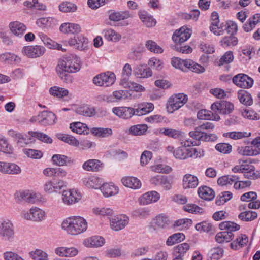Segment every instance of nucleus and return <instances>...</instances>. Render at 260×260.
I'll use <instances>...</instances> for the list:
<instances>
[{
    "label": "nucleus",
    "instance_id": "1",
    "mask_svg": "<svg viewBox=\"0 0 260 260\" xmlns=\"http://www.w3.org/2000/svg\"><path fill=\"white\" fill-rule=\"evenodd\" d=\"M81 68L80 58L75 55H71L58 61L56 71L62 80L67 83H71L73 82V78L69 73L78 72Z\"/></svg>",
    "mask_w": 260,
    "mask_h": 260
},
{
    "label": "nucleus",
    "instance_id": "2",
    "mask_svg": "<svg viewBox=\"0 0 260 260\" xmlns=\"http://www.w3.org/2000/svg\"><path fill=\"white\" fill-rule=\"evenodd\" d=\"M61 228L68 234L77 235L86 231L87 222L82 217L71 216L62 221Z\"/></svg>",
    "mask_w": 260,
    "mask_h": 260
},
{
    "label": "nucleus",
    "instance_id": "3",
    "mask_svg": "<svg viewBox=\"0 0 260 260\" xmlns=\"http://www.w3.org/2000/svg\"><path fill=\"white\" fill-rule=\"evenodd\" d=\"M214 125L211 122H205L196 127L194 131L190 132L189 135L191 138L203 141H214L216 139L214 134H209L206 131L210 132L214 129Z\"/></svg>",
    "mask_w": 260,
    "mask_h": 260
},
{
    "label": "nucleus",
    "instance_id": "4",
    "mask_svg": "<svg viewBox=\"0 0 260 260\" xmlns=\"http://www.w3.org/2000/svg\"><path fill=\"white\" fill-rule=\"evenodd\" d=\"M188 101L186 94L182 93L172 95L168 100L167 109L168 112L172 113L182 107Z\"/></svg>",
    "mask_w": 260,
    "mask_h": 260
},
{
    "label": "nucleus",
    "instance_id": "5",
    "mask_svg": "<svg viewBox=\"0 0 260 260\" xmlns=\"http://www.w3.org/2000/svg\"><path fill=\"white\" fill-rule=\"evenodd\" d=\"M21 216L25 220L39 222L45 219L46 213L39 208L32 207L28 210L22 211Z\"/></svg>",
    "mask_w": 260,
    "mask_h": 260
},
{
    "label": "nucleus",
    "instance_id": "6",
    "mask_svg": "<svg viewBox=\"0 0 260 260\" xmlns=\"http://www.w3.org/2000/svg\"><path fill=\"white\" fill-rule=\"evenodd\" d=\"M115 80L116 76L113 73L107 72L95 76L93 82L96 86L108 87L113 84Z\"/></svg>",
    "mask_w": 260,
    "mask_h": 260
},
{
    "label": "nucleus",
    "instance_id": "7",
    "mask_svg": "<svg viewBox=\"0 0 260 260\" xmlns=\"http://www.w3.org/2000/svg\"><path fill=\"white\" fill-rule=\"evenodd\" d=\"M14 236L12 223L9 220H4L0 223V237L5 240L10 241Z\"/></svg>",
    "mask_w": 260,
    "mask_h": 260
},
{
    "label": "nucleus",
    "instance_id": "8",
    "mask_svg": "<svg viewBox=\"0 0 260 260\" xmlns=\"http://www.w3.org/2000/svg\"><path fill=\"white\" fill-rule=\"evenodd\" d=\"M234 105L227 101L216 102L211 106V110L215 112L222 114H228L234 110Z\"/></svg>",
    "mask_w": 260,
    "mask_h": 260
},
{
    "label": "nucleus",
    "instance_id": "9",
    "mask_svg": "<svg viewBox=\"0 0 260 260\" xmlns=\"http://www.w3.org/2000/svg\"><path fill=\"white\" fill-rule=\"evenodd\" d=\"M46 51L45 48L40 45L27 46L23 48L22 52L27 57L36 58L42 56Z\"/></svg>",
    "mask_w": 260,
    "mask_h": 260
},
{
    "label": "nucleus",
    "instance_id": "10",
    "mask_svg": "<svg viewBox=\"0 0 260 260\" xmlns=\"http://www.w3.org/2000/svg\"><path fill=\"white\" fill-rule=\"evenodd\" d=\"M191 30L186 26H182L176 30L172 36V40L176 44H182L187 41L191 36Z\"/></svg>",
    "mask_w": 260,
    "mask_h": 260
},
{
    "label": "nucleus",
    "instance_id": "11",
    "mask_svg": "<svg viewBox=\"0 0 260 260\" xmlns=\"http://www.w3.org/2000/svg\"><path fill=\"white\" fill-rule=\"evenodd\" d=\"M233 83L238 87L242 88H249L253 84V80L244 74H239L233 78Z\"/></svg>",
    "mask_w": 260,
    "mask_h": 260
},
{
    "label": "nucleus",
    "instance_id": "12",
    "mask_svg": "<svg viewBox=\"0 0 260 260\" xmlns=\"http://www.w3.org/2000/svg\"><path fill=\"white\" fill-rule=\"evenodd\" d=\"M8 135L13 137L18 145L21 147H24L26 145L33 142L35 140L33 137L29 135H24L22 133L17 132L14 130H10L8 131Z\"/></svg>",
    "mask_w": 260,
    "mask_h": 260
},
{
    "label": "nucleus",
    "instance_id": "13",
    "mask_svg": "<svg viewBox=\"0 0 260 260\" xmlns=\"http://www.w3.org/2000/svg\"><path fill=\"white\" fill-rule=\"evenodd\" d=\"M81 199V194L74 189L63 190L62 193V202L68 205L75 204L80 200Z\"/></svg>",
    "mask_w": 260,
    "mask_h": 260
},
{
    "label": "nucleus",
    "instance_id": "14",
    "mask_svg": "<svg viewBox=\"0 0 260 260\" xmlns=\"http://www.w3.org/2000/svg\"><path fill=\"white\" fill-rule=\"evenodd\" d=\"M37 118L39 123L44 126L54 124L56 119L55 114L48 111H43L40 112Z\"/></svg>",
    "mask_w": 260,
    "mask_h": 260
},
{
    "label": "nucleus",
    "instance_id": "15",
    "mask_svg": "<svg viewBox=\"0 0 260 260\" xmlns=\"http://www.w3.org/2000/svg\"><path fill=\"white\" fill-rule=\"evenodd\" d=\"M225 30L230 35L234 36L237 32L238 26L233 21H228L225 23H222L220 24V27L217 31L215 32V35L217 36L223 35Z\"/></svg>",
    "mask_w": 260,
    "mask_h": 260
},
{
    "label": "nucleus",
    "instance_id": "16",
    "mask_svg": "<svg viewBox=\"0 0 260 260\" xmlns=\"http://www.w3.org/2000/svg\"><path fill=\"white\" fill-rule=\"evenodd\" d=\"M21 172L17 165L9 162L0 161V172L5 174L17 175Z\"/></svg>",
    "mask_w": 260,
    "mask_h": 260
},
{
    "label": "nucleus",
    "instance_id": "17",
    "mask_svg": "<svg viewBox=\"0 0 260 260\" xmlns=\"http://www.w3.org/2000/svg\"><path fill=\"white\" fill-rule=\"evenodd\" d=\"M70 46H74L79 50H84L88 47V39L82 35H76L69 41Z\"/></svg>",
    "mask_w": 260,
    "mask_h": 260
},
{
    "label": "nucleus",
    "instance_id": "18",
    "mask_svg": "<svg viewBox=\"0 0 260 260\" xmlns=\"http://www.w3.org/2000/svg\"><path fill=\"white\" fill-rule=\"evenodd\" d=\"M129 222V218L124 215L114 216L110 220V226L113 230L118 231L123 229Z\"/></svg>",
    "mask_w": 260,
    "mask_h": 260
},
{
    "label": "nucleus",
    "instance_id": "19",
    "mask_svg": "<svg viewBox=\"0 0 260 260\" xmlns=\"http://www.w3.org/2000/svg\"><path fill=\"white\" fill-rule=\"evenodd\" d=\"M249 242L248 237L243 234L238 235L235 240H233L230 244V248L234 250H239L247 245Z\"/></svg>",
    "mask_w": 260,
    "mask_h": 260
},
{
    "label": "nucleus",
    "instance_id": "20",
    "mask_svg": "<svg viewBox=\"0 0 260 260\" xmlns=\"http://www.w3.org/2000/svg\"><path fill=\"white\" fill-rule=\"evenodd\" d=\"M82 169L88 172H98L103 168V163L100 160L90 159L85 161L82 166Z\"/></svg>",
    "mask_w": 260,
    "mask_h": 260
},
{
    "label": "nucleus",
    "instance_id": "21",
    "mask_svg": "<svg viewBox=\"0 0 260 260\" xmlns=\"http://www.w3.org/2000/svg\"><path fill=\"white\" fill-rule=\"evenodd\" d=\"M160 199L159 194L156 191H151L143 194L139 198L141 205H145L157 202Z\"/></svg>",
    "mask_w": 260,
    "mask_h": 260
},
{
    "label": "nucleus",
    "instance_id": "22",
    "mask_svg": "<svg viewBox=\"0 0 260 260\" xmlns=\"http://www.w3.org/2000/svg\"><path fill=\"white\" fill-rule=\"evenodd\" d=\"M112 112L123 119H128L135 115L134 108L129 107H118L112 109Z\"/></svg>",
    "mask_w": 260,
    "mask_h": 260
},
{
    "label": "nucleus",
    "instance_id": "23",
    "mask_svg": "<svg viewBox=\"0 0 260 260\" xmlns=\"http://www.w3.org/2000/svg\"><path fill=\"white\" fill-rule=\"evenodd\" d=\"M196 150L192 148L187 149L184 147H179L173 151L174 156L178 159H185L192 157V154H194Z\"/></svg>",
    "mask_w": 260,
    "mask_h": 260
},
{
    "label": "nucleus",
    "instance_id": "24",
    "mask_svg": "<svg viewBox=\"0 0 260 260\" xmlns=\"http://www.w3.org/2000/svg\"><path fill=\"white\" fill-rule=\"evenodd\" d=\"M17 196L19 201L30 204H34L39 200L37 194L29 190L19 191Z\"/></svg>",
    "mask_w": 260,
    "mask_h": 260
},
{
    "label": "nucleus",
    "instance_id": "25",
    "mask_svg": "<svg viewBox=\"0 0 260 260\" xmlns=\"http://www.w3.org/2000/svg\"><path fill=\"white\" fill-rule=\"evenodd\" d=\"M131 17L132 15L128 11H116L112 10L109 12V19L114 22L127 19Z\"/></svg>",
    "mask_w": 260,
    "mask_h": 260
},
{
    "label": "nucleus",
    "instance_id": "26",
    "mask_svg": "<svg viewBox=\"0 0 260 260\" xmlns=\"http://www.w3.org/2000/svg\"><path fill=\"white\" fill-rule=\"evenodd\" d=\"M121 181L125 186L133 189H138L141 187L140 180L136 177L126 176L122 178Z\"/></svg>",
    "mask_w": 260,
    "mask_h": 260
},
{
    "label": "nucleus",
    "instance_id": "27",
    "mask_svg": "<svg viewBox=\"0 0 260 260\" xmlns=\"http://www.w3.org/2000/svg\"><path fill=\"white\" fill-rule=\"evenodd\" d=\"M154 105L151 103H143L135 106V115L142 116L153 111Z\"/></svg>",
    "mask_w": 260,
    "mask_h": 260
},
{
    "label": "nucleus",
    "instance_id": "28",
    "mask_svg": "<svg viewBox=\"0 0 260 260\" xmlns=\"http://www.w3.org/2000/svg\"><path fill=\"white\" fill-rule=\"evenodd\" d=\"M11 32L15 36L21 37L26 31L25 25L19 21L12 22L9 24Z\"/></svg>",
    "mask_w": 260,
    "mask_h": 260
},
{
    "label": "nucleus",
    "instance_id": "29",
    "mask_svg": "<svg viewBox=\"0 0 260 260\" xmlns=\"http://www.w3.org/2000/svg\"><path fill=\"white\" fill-rule=\"evenodd\" d=\"M84 185L88 188L94 189L100 188L103 183L102 179L94 176H91L83 179Z\"/></svg>",
    "mask_w": 260,
    "mask_h": 260
},
{
    "label": "nucleus",
    "instance_id": "30",
    "mask_svg": "<svg viewBox=\"0 0 260 260\" xmlns=\"http://www.w3.org/2000/svg\"><path fill=\"white\" fill-rule=\"evenodd\" d=\"M60 30L64 34H78L81 31L80 26L78 24L64 23L60 26Z\"/></svg>",
    "mask_w": 260,
    "mask_h": 260
},
{
    "label": "nucleus",
    "instance_id": "31",
    "mask_svg": "<svg viewBox=\"0 0 260 260\" xmlns=\"http://www.w3.org/2000/svg\"><path fill=\"white\" fill-rule=\"evenodd\" d=\"M100 189L103 195L106 197L114 196L118 193V187L115 186L112 183H103L100 187Z\"/></svg>",
    "mask_w": 260,
    "mask_h": 260
},
{
    "label": "nucleus",
    "instance_id": "32",
    "mask_svg": "<svg viewBox=\"0 0 260 260\" xmlns=\"http://www.w3.org/2000/svg\"><path fill=\"white\" fill-rule=\"evenodd\" d=\"M198 193L199 197L205 200H212L215 197L214 190L210 187L207 186H203L199 187L198 190Z\"/></svg>",
    "mask_w": 260,
    "mask_h": 260
},
{
    "label": "nucleus",
    "instance_id": "33",
    "mask_svg": "<svg viewBox=\"0 0 260 260\" xmlns=\"http://www.w3.org/2000/svg\"><path fill=\"white\" fill-rule=\"evenodd\" d=\"M154 220V226L158 229H168L171 224L168 217L163 214L157 216Z\"/></svg>",
    "mask_w": 260,
    "mask_h": 260
},
{
    "label": "nucleus",
    "instance_id": "34",
    "mask_svg": "<svg viewBox=\"0 0 260 260\" xmlns=\"http://www.w3.org/2000/svg\"><path fill=\"white\" fill-rule=\"evenodd\" d=\"M259 22L260 14L257 13L248 19V21L243 25V28L246 32H249L253 30Z\"/></svg>",
    "mask_w": 260,
    "mask_h": 260
},
{
    "label": "nucleus",
    "instance_id": "35",
    "mask_svg": "<svg viewBox=\"0 0 260 260\" xmlns=\"http://www.w3.org/2000/svg\"><path fill=\"white\" fill-rule=\"evenodd\" d=\"M198 184L197 177L192 175L187 174L184 176L183 179V187L184 189L195 188Z\"/></svg>",
    "mask_w": 260,
    "mask_h": 260
},
{
    "label": "nucleus",
    "instance_id": "36",
    "mask_svg": "<svg viewBox=\"0 0 260 260\" xmlns=\"http://www.w3.org/2000/svg\"><path fill=\"white\" fill-rule=\"evenodd\" d=\"M238 153L244 156H253L260 154V148L253 146H245L238 147Z\"/></svg>",
    "mask_w": 260,
    "mask_h": 260
},
{
    "label": "nucleus",
    "instance_id": "37",
    "mask_svg": "<svg viewBox=\"0 0 260 260\" xmlns=\"http://www.w3.org/2000/svg\"><path fill=\"white\" fill-rule=\"evenodd\" d=\"M238 98L240 103L245 106H251L253 104V99L251 94L245 90L238 91Z\"/></svg>",
    "mask_w": 260,
    "mask_h": 260
},
{
    "label": "nucleus",
    "instance_id": "38",
    "mask_svg": "<svg viewBox=\"0 0 260 260\" xmlns=\"http://www.w3.org/2000/svg\"><path fill=\"white\" fill-rule=\"evenodd\" d=\"M134 74L138 78H148L152 76V73L150 68L143 65L138 66L134 70Z\"/></svg>",
    "mask_w": 260,
    "mask_h": 260
},
{
    "label": "nucleus",
    "instance_id": "39",
    "mask_svg": "<svg viewBox=\"0 0 260 260\" xmlns=\"http://www.w3.org/2000/svg\"><path fill=\"white\" fill-rule=\"evenodd\" d=\"M197 117L198 119L202 120H213L215 121H219L220 119L218 114L214 115L211 113L210 111L205 109L199 111L197 113Z\"/></svg>",
    "mask_w": 260,
    "mask_h": 260
},
{
    "label": "nucleus",
    "instance_id": "40",
    "mask_svg": "<svg viewBox=\"0 0 260 260\" xmlns=\"http://www.w3.org/2000/svg\"><path fill=\"white\" fill-rule=\"evenodd\" d=\"M105 240L101 236H93L84 241V244L87 247H100L104 244Z\"/></svg>",
    "mask_w": 260,
    "mask_h": 260
},
{
    "label": "nucleus",
    "instance_id": "41",
    "mask_svg": "<svg viewBox=\"0 0 260 260\" xmlns=\"http://www.w3.org/2000/svg\"><path fill=\"white\" fill-rule=\"evenodd\" d=\"M219 228L221 231L232 233L233 232L238 231L240 228V226L234 222L226 221L221 222L219 224Z\"/></svg>",
    "mask_w": 260,
    "mask_h": 260
},
{
    "label": "nucleus",
    "instance_id": "42",
    "mask_svg": "<svg viewBox=\"0 0 260 260\" xmlns=\"http://www.w3.org/2000/svg\"><path fill=\"white\" fill-rule=\"evenodd\" d=\"M159 133L174 139H182L183 133L179 130L169 128H161L159 129Z\"/></svg>",
    "mask_w": 260,
    "mask_h": 260
},
{
    "label": "nucleus",
    "instance_id": "43",
    "mask_svg": "<svg viewBox=\"0 0 260 260\" xmlns=\"http://www.w3.org/2000/svg\"><path fill=\"white\" fill-rule=\"evenodd\" d=\"M71 130L78 134H87L89 133V129L87 125L80 122H74L70 124Z\"/></svg>",
    "mask_w": 260,
    "mask_h": 260
},
{
    "label": "nucleus",
    "instance_id": "44",
    "mask_svg": "<svg viewBox=\"0 0 260 260\" xmlns=\"http://www.w3.org/2000/svg\"><path fill=\"white\" fill-rule=\"evenodd\" d=\"M234 235L230 232H221L217 233L215 236L216 241L219 243L229 242L234 239Z\"/></svg>",
    "mask_w": 260,
    "mask_h": 260
},
{
    "label": "nucleus",
    "instance_id": "45",
    "mask_svg": "<svg viewBox=\"0 0 260 260\" xmlns=\"http://www.w3.org/2000/svg\"><path fill=\"white\" fill-rule=\"evenodd\" d=\"M0 152L9 154L13 152L12 146L9 144L6 138L1 135H0Z\"/></svg>",
    "mask_w": 260,
    "mask_h": 260
},
{
    "label": "nucleus",
    "instance_id": "46",
    "mask_svg": "<svg viewBox=\"0 0 260 260\" xmlns=\"http://www.w3.org/2000/svg\"><path fill=\"white\" fill-rule=\"evenodd\" d=\"M93 135L99 137H107L112 134V131L109 128L94 127L91 130Z\"/></svg>",
    "mask_w": 260,
    "mask_h": 260
},
{
    "label": "nucleus",
    "instance_id": "47",
    "mask_svg": "<svg viewBox=\"0 0 260 260\" xmlns=\"http://www.w3.org/2000/svg\"><path fill=\"white\" fill-rule=\"evenodd\" d=\"M220 43L223 48L235 46L238 43V39L234 35L225 36L220 40Z\"/></svg>",
    "mask_w": 260,
    "mask_h": 260
},
{
    "label": "nucleus",
    "instance_id": "48",
    "mask_svg": "<svg viewBox=\"0 0 260 260\" xmlns=\"http://www.w3.org/2000/svg\"><path fill=\"white\" fill-rule=\"evenodd\" d=\"M139 16L143 24L147 27H151L155 25L156 22L155 19L146 12H144L140 13Z\"/></svg>",
    "mask_w": 260,
    "mask_h": 260
},
{
    "label": "nucleus",
    "instance_id": "49",
    "mask_svg": "<svg viewBox=\"0 0 260 260\" xmlns=\"http://www.w3.org/2000/svg\"><path fill=\"white\" fill-rule=\"evenodd\" d=\"M148 129L146 124H137L130 127L129 134L135 136L144 135Z\"/></svg>",
    "mask_w": 260,
    "mask_h": 260
},
{
    "label": "nucleus",
    "instance_id": "50",
    "mask_svg": "<svg viewBox=\"0 0 260 260\" xmlns=\"http://www.w3.org/2000/svg\"><path fill=\"white\" fill-rule=\"evenodd\" d=\"M102 34L108 41L116 42L121 39V35L112 29L104 30Z\"/></svg>",
    "mask_w": 260,
    "mask_h": 260
},
{
    "label": "nucleus",
    "instance_id": "51",
    "mask_svg": "<svg viewBox=\"0 0 260 260\" xmlns=\"http://www.w3.org/2000/svg\"><path fill=\"white\" fill-rule=\"evenodd\" d=\"M49 92L52 95L58 98H63L69 94V91L67 89L58 86L51 87Z\"/></svg>",
    "mask_w": 260,
    "mask_h": 260
},
{
    "label": "nucleus",
    "instance_id": "52",
    "mask_svg": "<svg viewBox=\"0 0 260 260\" xmlns=\"http://www.w3.org/2000/svg\"><path fill=\"white\" fill-rule=\"evenodd\" d=\"M250 135V133H248L246 132H231L224 133L223 135L224 137L235 140L249 137Z\"/></svg>",
    "mask_w": 260,
    "mask_h": 260
},
{
    "label": "nucleus",
    "instance_id": "53",
    "mask_svg": "<svg viewBox=\"0 0 260 260\" xmlns=\"http://www.w3.org/2000/svg\"><path fill=\"white\" fill-rule=\"evenodd\" d=\"M52 160L56 165L62 166L70 162V158L64 155L54 154L52 157Z\"/></svg>",
    "mask_w": 260,
    "mask_h": 260
},
{
    "label": "nucleus",
    "instance_id": "54",
    "mask_svg": "<svg viewBox=\"0 0 260 260\" xmlns=\"http://www.w3.org/2000/svg\"><path fill=\"white\" fill-rule=\"evenodd\" d=\"M57 138L61 141L74 146H78L79 142L75 137L71 135L64 134H59Z\"/></svg>",
    "mask_w": 260,
    "mask_h": 260
},
{
    "label": "nucleus",
    "instance_id": "55",
    "mask_svg": "<svg viewBox=\"0 0 260 260\" xmlns=\"http://www.w3.org/2000/svg\"><path fill=\"white\" fill-rule=\"evenodd\" d=\"M94 109L89 107L88 105H83L76 109V112L83 116H92L94 113Z\"/></svg>",
    "mask_w": 260,
    "mask_h": 260
},
{
    "label": "nucleus",
    "instance_id": "56",
    "mask_svg": "<svg viewBox=\"0 0 260 260\" xmlns=\"http://www.w3.org/2000/svg\"><path fill=\"white\" fill-rule=\"evenodd\" d=\"M185 239V236L183 233H176L169 236L167 240L166 244L168 246H172L176 243H179Z\"/></svg>",
    "mask_w": 260,
    "mask_h": 260
},
{
    "label": "nucleus",
    "instance_id": "57",
    "mask_svg": "<svg viewBox=\"0 0 260 260\" xmlns=\"http://www.w3.org/2000/svg\"><path fill=\"white\" fill-rule=\"evenodd\" d=\"M28 135L33 138H36L38 140L42 141L43 142L47 143H51L52 142V139L49 137L47 135L43 133H40L38 132L29 131Z\"/></svg>",
    "mask_w": 260,
    "mask_h": 260
},
{
    "label": "nucleus",
    "instance_id": "58",
    "mask_svg": "<svg viewBox=\"0 0 260 260\" xmlns=\"http://www.w3.org/2000/svg\"><path fill=\"white\" fill-rule=\"evenodd\" d=\"M234 59L233 53L231 51L226 52L222 55L219 61L217 62L218 66H221L225 64H229L232 62Z\"/></svg>",
    "mask_w": 260,
    "mask_h": 260
},
{
    "label": "nucleus",
    "instance_id": "59",
    "mask_svg": "<svg viewBox=\"0 0 260 260\" xmlns=\"http://www.w3.org/2000/svg\"><path fill=\"white\" fill-rule=\"evenodd\" d=\"M145 46L148 50L155 53H161L163 52V49L152 40L147 41Z\"/></svg>",
    "mask_w": 260,
    "mask_h": 260
},
{
    "label": "nucleus",
    "instance_id": "60",
    "mask_svg": "<svg viewBox=\"0 0 260 260\" xmlns=\"http://www.w3.org/2000/svg\"><path fill=\"white\" fill-rule=\"evenodd\" d=\"M257 214L256 212L254 211H245L241 213L239 216V218L244 221H252L256 218Z\"/></svg>",
    "mask_w": 260,
    "mask_h": 260
},
{
    "label": "nucleus",
    "instance_id": "61",
    "mask_svg": "<svg viewBox=\"0 0 260 260\" xmlns=\"http://www.w3.org/2000/svg\"><path fill=\"white\" fill-rule=\"evenodd\" d=\"M30 256L34 260H48V254L40 249H36L29 252Z\"/></svg>",
    "mask_w": 260,
    "mask_h": 260
},
{
    "label": "nucleus",
    "instance_id": "62",
    "mask_svg": "<svg viewBox=\"0 0 260 260\" xmlns=\"http://www.w3.org/2000/svg\"><path fill=\"white\" fill-rule=\"evenodd\" d=\"M60 11L63 12H74L77 9V6L71 2H63L59 6Z\"/></svg>",
    "mask_w": 260,
    "mask_h": 260
},
{
    "label": "nucleus",
    "instance_id": "63",
    "mask_svg": "<svg viewBox=\"0 0 260 260\" xmlns=\"http://www.w3.org/2000/svg\"><path fill=\"white\" fill-rule=\"evenodd\" d=\"M23 152L27 157L32 159H39L43 156V153L39 150L32 149H23Z\"/></svg>",
    "mask_w": 260,
    "mask_h": 260
},
{
    "label": "nucleus",
    "instance_id": "64",
    "mask_svg": "<svg viewBox=\"0 0 260 260\" xmlns=\"http://www.w3.org/2000/svg\"><path fill=\"white\" fill-rule=\"evenodd\" d=\"M211 19L212 22L210 26V30L215 34V32L217 31L220 27L218 14L216 12H213L211 15Z\"/></svg>",
    "mask_w": 260,
    "mask_h": 260
}]
</instances>
